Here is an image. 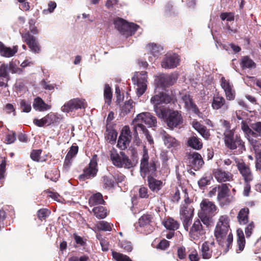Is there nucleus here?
<instances>
[{
    "instance_id": "6",
    "label": "nucleus",
    "mask_w": 261,
    "mask_h": 261,
    "mask_svg": "<svg viewBox=\"0 0 261 261\" xmlns=\"http://www.w3.org/2000/svg\"><path fill=\"white\" fill-rule=\"evenodd\" d=\"M156 119L155 117L152 115L150 113L144 112L138 114L134 119L133 123L134 126L133 127L134 136L136 141L139 139L138 133L137 132L138 124H143L145 123L150 127L155 126L156 124Z\"/></svg>"
},
{
    "instance_id": "17",
    "label": "nucleus",
    "mask_w": 261,
    "mask_h": 261,
    "mask_svg": "<svg viewBox=\"0 0 261 261\" xmlns=\"http://www.w3.org/2000/svg\"><path fill=\"white\" fill-rule=\"evenodd\" d=\"M179 59L176 54L166 55L161 62V66L165 69L176 67L179 64Z\"/></svg>"
},
{
    "instance_id": "62",
    "label": "nucleus",
    "mask_w": 261,
    "mask_h": 261,
    "mask_svg": "<svg viewBox=\"0 0 261 261\" xmlns=\"http://www.w3.org/2000/svg\"><path fill=\"white\" fill-rule=\"evenodd\" d=\"M254 227L255 225L253 221H251L247 225L245 229V232L247 238H249L251 236Z\"/></svg>"
},
{
    "instance_id": "30",
    "label": "nucleus",
    "mask_w": 261,
    "mask_h": 261,
    "mask_svg": "<svg viewBox=\"0 0 261 261\" xmlns=\"http://www.w3.org/2000/svg\"><path fill=\"white\" fill-rule=\"evenodd\" d=\"M163 139L165 145L168 148H175L179 145V142L175 138L167 134L165 131H163Z\"/></svg>"
},
{
    "instance_id": "1",
    "label": "nucleus",
    "mask_w": 261,
    "mask_h": 261,
    "mask_svg": "<svg viewBox=\"0 0 261 261\" xmlns=\"http://www.w3.org/2000/svg\"><path fill=\"white\" fill-rule=\"evenodd\" d=\"M221 126L224 129L223 139L226 147L233 150L237 154L242 153L246 150L245 142L240 135L235 134V129L231 128V124L227 120H220Z\"/></svg>"
},
{
    "instance_id": "47",
    "label": "nucleus",
    "mask_w": 261,
    "mask_h": 261,
    "mask_svg": "<svg viewBox=\"0 0 261 261\" xmlns=\"http://www.w3.org/2000/svg\"><path fill=\"white\" fill-rule=\"evenodd\" d=\"M113 224L105 221H100L97 224V227L99 230L110 231L112 230Z\"/></svg>"
},
{
    "instance_id": "28",
    "label": "nucleus",
    "mask_w": 261,
    "mask_h": 261,
    "mask_svg": "<svg viewBox=\"0 0 261 261\" xmlns=\"http://www.w3.org/2000/svg\"><path fill=\"white\" fill-rule=\"evenodd\" d=\"M249 209L247 207L241 208L237 216V219L240 225H245L249 221Z\"/></svg>"
},
{
    "instance_id": "36",
    "label": "nucleus",
    "mask_w": 261,
    "mask_h": 261,
    "mask_svg": "<svg viewBox=\"0 0 261 261\" xmlns=\"http://www.w3.org/2000/svg\"><path fill=\"white\" fill-rule=\"evenodd\" d=\"M164 226L170 230L174 231L179 226V223L172 218H168L163 222Z\"/></svg>"
},
{
    "instance_id": "5",
    "label": "nucleus",
    "mask_w": 261,
    "mask_h": 261,
    "mask_svg": "<svg viewBox=\"0 0 261 261\" xmlns=\"http://www.w3.org/2000/svg\"><path fill=\"white\" fill-rule=\"evenodd\" d=\"M200 206L198 217L203 224L208 227L212 222V218L217 213V207L214 202L205 198L201 201Z\"/></svg>"
},
{
    "instance_id": "45",
    "label": "nucleus",
    "mask_w": 261,
    "mask_h": 261,
    "mask_svg": "<svg viewBox=\"0 0 261 261\" xmlns=\"http://www.w3.org/2000/svg\"><path fill=\"white\" fill-rule=\"evenodd\" d=\"M117 136V132L114 129L107 128L105 138L109 142H115Z\"/></svg>"
},
{
    "instance_id": "27",
    "label": "nucleus",
    "mask_w": 261,
    "mask_h": 261,
    "mask_svg": "<svg viewBox=\"0 0 261 261\" xmlns=\"http://www.w3.org/2000/svg\"><path fill=\"white\" fill-rule=\"evenodd\" d=\"M8 64H3L0 66V87H7L10 76L8 71Z\"/></svg>"
},
{
    "instance_id": "14",
    "label": "nucleus",
    "mask_w": 261,
    "mask_h": 261,
    "mask_svg": "<svg viewBox=\"0 0 261 261\" xmlns=\"http://www.w3.org/2000/svg\"><path fill=\"white\" fill-rule=\"evenodd\" d=\"M201 220L197 219L194 221L190 230L189 234L192 240L197 241L203 238L205 234V231L201 223Z\"/></svg>"
},
{
    "instance_id": "43",
    "label": "nucleus",
    "mask_w": 261,
    "mask_h": 261,
    "mask_svg": "<svg viewBox=\"0 0 261 261\" xmlns=\"http://www.w3.org/2000/svg\"><path fill=\"white\" fill-rule=\"evenodd\" d=\"M237 244L239 250L240 251H242L245 247L246 242L244 233L242 229H238L237 230Z\"/></svg>"
},
{
    "instance_id": "46",
    "label": "nucleus",
    "mask_w": 261,
    "mask_h": 261,
    "mask_svg": "<svg viewBox=\"0 0 261 261\" xmlns=\"http://www.w3.org/2000/svg\"><path fill=\"white\" fill-rule=\"evenodd\" d=\"M2 159L0 164V184H2L4 182L7 165V158L4 157Z\"/></svg>"
},
{
    "instance_id": "52",
    "label": "nucleus",
    "mask_w": 261,
    "mask_h": 261,
    "mask_svg": "<svg viewBox=\"0 0 261 261\" xmlns=\"http://www.w3.org/2000/svg\"><path fill=\"white\" fill-rule=\"evenodd\" d=\"M133 103L132 100H128L125 101L124 104L121 107V113L123 115H125L130 112L132 109H133Z\"/></svg>"
},
{
    "instance_id": "8",
    "label": "nucleus",
    "mask_w": 261,
    "mask_h": 261,
    "mask_svg": "<svg viewBox=\"0 0 261 261\" xmlns=\"http://www.w3.org/2000/svg\"><path fill=\"white\" fill-rule=\"evenodd\" d=\"M62 119L63 117L61 115L57 113L50 112L40 119H34L33 123L40 127H43L45 125H53L57 126L59 124Z\"/></svg>"
},
{
    "instance_id": "31",
    "label": "nucleus",
    "mask_w": 261,
    "mask_h": 261,
    "mask_svg": "<svg viewBox=\"0 0 261 261\" xmlns=\"http://www.w3.org/2000/svg\"><path fill=\"white\" fill-rule=\"evenodd\" d=\"M176 80L177 77L174 74H171L160 76L159 81L162 87H168L173 85Z\"/></svg>"
},
{
    "instance_id": "13",
    "label": "nucleus",
    "mask_w": 261,
    "mask_h": 261,
    "mask_svg": "<svg viewBox=\"0 0 261 261\" xmlns=\"http://www.w3.org/2000/svg\"><path fill=\"white\" fill-rule=\"evenodd\" d=\"M22 40L30 48L31 51L39 54L41 51V46L37 38L32 35L29 31L21 34Z\"/></svg>"
},
{
    "instance_id": "4",
    "label": "nucleus",
    "mask_w": 261,
    "mask_h": 261,
    "mask_svg": "<svg viewBox=\"0 0 261 261\" xmlns=\"http://www.w3.org/2000/svg\"><path fill=\"white\" fill-rule=\"evenodd\" d=\"M149 159L148 150L144 146L140 166V173L143 178L147 175L157 176V169L160 166V162L156 158H152L149 161Z\"/></svg>"
},
{
    "instance_id": "29",
    "label": "nucleus",
    "mask_w": 261,
    "mask_h": 261,
    "mask_svg": "<svg viewBox=\"0 0 261 261\" xmlns=\"http://www.w3.org/2000/svg\"><path fill=\"white\" fill-rule=\"evenodd\" d=\"M33 107L35 110L40 112L45 111L51 108L50 106L46 103L43 99L39 97H37L34 99Z\"/></svg>"
},
{
    "instance_id": "59",
    "label": "nucleus",
    "mask_w": 261,
    "mask_h": 261,
    "mask_svg": "<svg viewBox=\"0 0 261 261\" xmlns=\"http://www.w3.org/2000/svg\"><path fill=\"white\" fill-rule=\"evenodd\" d=\"M150 101L154 105V107L156 106H162L161 93L152 97Z\"/></svg>"
},
{
    "instance_id": "2",
    "label": "nucleus",
    "mask_w": 261,
    "mask_h": 261,
    "mask_svg": "<svg viewBox=\"0 0 261 261\" xmlns=\"http://www.w3.org/2000/svg\"><path fill=\"white\" fill-rule=\"evenodd\" d=\"M229 219L226 216H221L216 226L214 235L219 244L225 247V252L228 251L233 241V236L229 225Z\"/></svg>"
},
{
    "instance_id": "53",
    "label": "nucleus",
    "mask_w": 261,
    "mask_h": 261,
    "mask_svg": "<svg viewBox=\"0 0 261 261\" xmlns=\"http://www.w3.org/2000/svg\"><path fill=\"white\" fill-rule=\"evenodd\" d=\"M242 130L248 135H251L253 137L257 138L258 137V135L257 133H255L253 129L250 128L248 125L244 122H242Z\"/></svg>"
},
{
    "instance_id": "39",
    "label": "nucleus",
    "mask_w": 261,
    "mask_h": 261,
    "mask_svg": "<svg viewBox=\"0 0 261 261\" xmlns=\"http://www.w3.org/2000/svg\"><path fill=\"white\" fill-rule=\"evenodd\" d=\"M113 92L112 89L108 84H106L104 87L103 97L105 103L110 106L112 102Z\"/></svg>"
},
{
    "instance_id": "9",
    "label": "nucleus",
    "mask_w": 261,
    "mask_h": 261,
    "mask_svg": "<svg viewBox=\"0 0 261 261\" xmlns=\"http://www.w3.org/2000/svg\"><path fill=\"white\" fill-rule=\"evenodd\" d=\"M97 172V155H94L91 160L88 166L84 169L83 173L79 176L78 178L82 181L92 179L96 176Z\"/></svg>"
},
{
    "instance_id": "18",
    "label": "nucleus",
    "mask_w": 261,
    "mask_h": 261,
    "mask_svg": "<svg viewBox=\"0 0 261 261\" xmlns=\"http://www.w3.org/2000/svg\"><path fill=\"white\" fill-rule=\"evenodd\" d=\"M237 167L245 182H250L253 179V174L249 166L244 162H239Z\"/></svg>"
},
{
    "instance_id": "50",
    "label": "nucleus",
    "mask_w": 261,
    "mask_h": 261,
    "mask_svg": "<svg viewBox=\"0 0 261 261\" xmlns=\"http://www.w3.org/2000/svg\"><path fill=\"white\" fill-rule=\"evenodd\" d=\"M42 152V150L39 149H33L32 150L30 154V158L31 159L36 162H43L40 160V155ZM44 160H43L44 161Z\"/></svg>"
},
{
    "instance_id": "12",
    "label": "nucleus",
    "mask_w": 261,
    "mask_h": 261,
    "mask_svg": "<svg viewBox=\"0 0 261 261\" xmlns=\"http://www.w3.org/2000/svg\"><path fill=\"white\" fill-rule=\"evenodd\" d=\"M146 72L140 73L137 72L132 77V80L134 84L137 85V93L138 96L142 95L147 89V75Z\"/></svg>"
},
{
    "instance_id": "19",
    "label": "nucleus",
    "mask_w": 261,
    "mask_h": 261,
    "mask_svg": "<svg viewBox=\"0 0 261 261\" xmlns=\"http://www.w3.org/2000/svg\"><path fill=\"white\" fill-rule=\"evenodd\" d=\"M212 107L214 110L223 109L226 110L228 109V104L225 99L219 93L215 94L213 97Z\"/></svg>"
},
{
    "instance_id": "22",
    "label": "nucleus",
    "mask_w": 261,
    "mask_h": 261,
    "mask_svg": "<svg viewBox=\"0 0 261 261\" xmlns=\"http://www.w3.org/2000/svg\"><path fill=\"white\" fill-rule=\"evenodd\" d=\"M181 99L185 103V108L189 110H192L196 114L200 113V111L193 101L192 96L189 94H185L181 97Z\"/></svg>"
},
{
    "instance_id": "54",
    "label": "nucleus",
    "mask_w": 261,
    "mask_h": 261,
    "mask_svg": "<svg viewBox=\"0 0 261 261\" xmlns=\"http://www.w3.org/2000/svg\"><path fill=\"white\" fill-rule=\"evenodd\" d=\"M151 54L154 57H158L160 54V51L162 48L159 45L154 43L148 44Z\"/></svg>"
},
{
    "instance_id": "33",
    "label": "nucleus",
    "mask_w": 261,
    "mask_h": 261,
    "mask_svg": "<svg viewBox=\"0 0 261 261\" xmlns=\"http://www.w3.org/2000/svg\"><path fill=\"white\" fill-rule=\"evenodd\" d=\"M17 51V47L14 46L13 49L7 47L0 41V54L4 57H11L13 56Z\"/></svg>"
},
{
    "instance_id": "60",
    "label": "nucleus",
    "mask_w": 261,
    "mask_h": 261,
    "mask_svg": "<svg viewBox=\"0 0 261 261\" xmlns=\"http://www.w3.org/2000/svg\"><path fill=\"white\" fill-rule=\"evenodd\" d=\"M113 179H114L115 183L117 184L123 181L125 179V176L121 172H116L113 175Z\"/></svg>"
},
{
    "instance_id": "23",
    "label": "nucleus",
    "mask_w": 261,
    "mask_h": 261,
    "mask_svg": "<svg viewBox=\"0 0 261 261\" xmlns=\"http://www.w3.org/2000/svg\"><path fill=\"white\" fill-rule=\"evenodd\" d=\"M215 247V242H204L201 246V253L203 259H210L212 256L213 248Z\"/></svg>"
},
{
    "instance_id": "16",
    "label": "nucleus",
    "mask_w": 261,
    "mask_h": 261,
    "mask_svg": "<svg viewBox=\"0 0 261 261\" xmlns=\"http://www.w3.org/2000/svg\"><path fill=\"white\" fill-rule=\"evenodd\" d=\"M132 139L131 132L128 126L123 127L118 138L117 146L122 150H124L129 145Z\"/></svg>"
},
{
    "instance_id": "21",
    "label": "nucleus",
    "mask_w": 261,
    "mask_h": 261,
    "mask_svg": "<svg viewBox=\"0 0 261 261\" xmlns=\"http://www.w3.org/2000/svg\"><path fill=\"white\" fill-rule=\"evenodd\" d=\"M153 217L151 214H144L139 219V224L141 227L144 228L148 233L152 231L153 226L152 225Z\"/></svg>"
},
{
    "instance_id": "25",
    "label": "nucleus",
    "mask_w": 261,
    "mask_h": 261,
    "mask_svg": "<svg viewBox=\"0 0 261 261\" xmlns=\"http://www.w3.org/2000/svg\"><path fill=\"white\" fill-rule=\"evenodd\" d=\"M156 176H147L148 186L150 190L155 193H158L163 187V181L154 178Z\"/></svg>"
},
{
    "instance_id": "51",
    "label": "nucleus",
    "mask_w": 261,
    "mask_h": 261,
    "mask_svg": "<svg viewBox=\"0 0 261 261\" xmlns=\"http://www.w3.org/2000/svg\"><path fill=\"white\" fill-rule=\"evenodd\" d=\"M50 211L47 208H41L38 211L37 216L38 219L42 221L45 220L47 217L50 214Z\"/></svg>"
},
{
    "instance_id": "48",
    "label": "nucleus",
    "mask_w": 261,
    "mask_h": 261,
    "mask_svg": "<svg viewBox=\"0 0 261 261\" xmlns=\"http://www.w3.org/2000/svg\"><path fill=\"white\" fill-rule=\"evenodd\" d=\"M138 131H139L140 133L144 134L145 135L147 140L150 143V144H151L153 142V139L151 136L150 135L148 130L143 124H138L137 132Z\"/></svg>"
},
{
    "instance_id": "49",
    "label": "nucleus",
    "mask_w": 261,
    "mask_h": 261,
    "mask_svg": "<svg viewBox=\"0 0 261 261\" xmlns=\"http://www.w3.org/2000/svg\"><path fill=\"white\" fill-rule=\"evenodd\" d=\"M112 254L113 257L116 261H132V260L127 255L123 254L119 252L113 251Z\"/></svg>"
},
{
    "instance_id": "58",
    "label": "nucleus",
    "mask_w": 261,
    "mask_h": 261,
    "mask_svg": "<svg viewBox=\"0 0 261 261\" xmlns=\"http://www.w3.org/2000/svg\"><path fill=\"white\" fill-rule=\"evenodd\" d=\"M73 239L77 245L80 246H85L86 244V239H84L81 236L77 235L76 233L73 234Z\"/></svg>"
},
{
    "instance_id": "64",
    "label": "nucleus",
    "mask_w": 261,
    "mask_h": 261,
    "mask_svg": "<svg viewBox=\"0 0 261 261\" xmlns=\"http://www.w3.org/2000/svg\"><path fill=\"white\" fill-rule=\"evenodd\" d=\"M251 127L255 133L257 134L258 136H261V122L252 123Z\"/></svg>"
},
{
    "instance_id": "42",
    "label": "nucleus",
    "mask_w": 261,
    "mask_h": 261,
    "mask_svg": "<svg viewBox=\"0 0 261 261\" xmlns=\"http://www.w3.org/2000/svg\"><path fill=\"white\" fill-rule=\"evenodd\" d=\"M241 66L243 69L252 68L256 67V64L249 57L244 56L242 58Z\"/></svg>"
},
{
    "instance_id": "40",
    "label": "nucleus",
    "mask_w": 261,
    "mask_h": 261,
    "mask_svg": "<svg viewBox=\"0 0 261 261\" xmlns=\"http://www.w3.org/2000/svg\"><path fill=\"white\" fill-rule=\"evenodd\" d=\"M188 145L196 150H199L202 147V143L200 141L199 138L197 136H192L189 138L188 141Z\"/></svg>"
},
{
    "instance_id": "41",
    "label": "nucleus",
    "mask_w": 261,
    "mask_h": 261,
    "mask_svg": "<svg viewBox=\"0 0 261 261\" xmlns=\"http://www.w3.org/2000/svg\"><path fill=\"white\" fill-rule=\"evenodd\" d=\"M92 212L95 216L98 219H103L107 216V210L102 206H98L94 207Z\"/></svg>"
},
{
    "instance_id": "10",
    "label": "nucleus",
    "mask_w": 261,
    "mask_h": 261,
    "mask_svg": "<svg viewBox=\"0 0 261 261\" xmlns=\"http://www.w3.org/2000/svg\"><path fill=\"white\" fill-rule=\"evenodd\" d=\"M217 201L221 206L227 205L232 201V197L230 195V189L227 184H222L218 186Z\"/></svg>"
},
{
    "instance_id": "61",
    "label": "nucleus",
    "mask_w": 261,
    "mask_h": 261,
    "mask_svg": "<svg viewBox=\"0 0 261 261\" xmlns=\"http://www.w3.org/2000/svg\"><path fill=\"white\" fill-rule=\"evenodd\" d=\"M79 151V147L77 145H72L69 148V150L66 154L67 156L73 158L77 154Z\"/></svg>"
},
{
    "instance_id": "7",
    "label": "nucleus",
    "mask_w": 261,
    "mask_h": 261,
    "mask_svg": "<svg viewBox=\"0 0 261 261\" xmlns=\"http://www.w3.org/2000/svg\"><path fill=\"white\" fill-rule=\"evenodd\" d=\"M115 28L126 37L132 36L137 31L139 26L134 23H129L124 19L118 17L114 20Z\"/></svg>"
},
{
    "instance_id": "15",
    "label": "nucleus",
    "mask_w": 261,
    "mask_h": 261,
    "mask_svg": "<svg viewBox=\"0 0 261 261\" xmlns=\"http://www.w3.org/2000/svg\"><path fill=\"white\" fill-rule=\"evenodd\" d=\"M167 125L173 129L181 124L183 119L181 114L178 111L171 110L165 120Z\"/></svg>"
},
{
    "instance_id": "63",
    "label": "nucleus",
    "mask_w": 261,
    "mask_h": 261,
    "mask_svg": "<svg viewBox=\"0 0 261 261\" xmlns=\"http://www.w3.org/2000/svg\"><path fill=\"white\" fill-rule=\"evenodd\" d=\"M211 177H203L198 181V184L199 187L201 189L206 185H210L211 182Z\"/></svg>"
},
{
    "instance_id": "55",
    "label": "nucleus",
    "mask_w": 261,
    "mask_h": 261,
    "mask_svg": "<svg viewBox=\"0 0 261 261\" xmlns=\"http://www.w3.org/2000/svg\"><path fill=\"white\" fill-rule=\"evenodd\" d=\"M20 107L23 112L29 113L31 110V106L30 102H27L25 100H21L20 102Z\"/></svg>"
},
{
    "instance_id": "38",
    "label": "nucleus",
    "mask_w": 261,
    "mask_h": 261,
    "mask_svg": "<svg viewBox=\"0 0 261 261\" xmlns=\"http://www.w3.org/2000/svg\"><path fill=\"white\" fill-rule=\"evenodd\" d=\"M102 188L105 189H111L114 187L115 181L112 177L105 175L100 180Z\"/></svg>"
},
{
    "instance_id": "35",
    "label": "nucleus",
    "mask_w": 261,
    "mask_h": 261,
    "mask_svg": "<svg viewBox=\"0 0 261 261\" xmlns=\"http://www.w3.org/2000/svg\"><path fill=\"white\" fill-rule=\"evenodd\" d=\"M154 110L158 117L165 120L166 119V118L171 111L164 106H155L154 107Z\"/></svg>"
},
{
    "instance_id": "3",
    "label": "nucleus",
    "mask_w": 261,
    "mask_h": 261,
    "mask_svg": "<svg viewBox=\"0 0 261 261\" xmlns=\"http://www.w3.org/2000/svg\"><path fill=\"white\" fill-rule=\"evenodd\" d=\"M132 154V160L123 151L118 153L117 150L113 148L110 152V158L113 164L118 168L124 167L129 169L136 165L138 163L137 150L134 148L130 149Z\"/></svg>"
},
{
    "instance_id": "32",
    "label": "nucleus",
    "mask_w": 261,
    "mask_h": 261,
    "mask_svg": "<svg viewBox=\"0 0 261 261\" xmlns=\"http://www.w3.org/2000/svg\"><path fill=\"white\" fill-rule=\"evenodd\" d=\"M89 204L90 206H95L99 204H105V201L103 200L102 195L100 193H96L92 194L88 200Z\"/></svg>"
},
{
    "instance_id": "37",
    "label": "nucleus",
    "mask_w": 261,
    "mask_h": 261,
    "mask_svg": "<svg viewBox=\"0 0 261 261\" xmlns=\"http://www.w3.org/2000/svg\"><path fill=\"white\" fill-rule=\"evenodd\" d=\"M45 177L56 182L60 177L59 171L56 168H50L45 172Z\"/></svg>"
},
{
    "instance_id": "24",
    "label": "nucleus",
    "mask_w": 261,
    "mask_h": 261,
    "mask_svg": "<svg viewBox=\"0 0 261 261\" xmlns=\"http://www.w3.org/2000/svg\"><path fill=\"white\" fill-rule=\"evenodd\" d=\"M193 127L205 139L208 140L211 136L210 130L196 120L192 121Z\"/></svg>"
},
{
    "instance_id": "26",
    "label": "nucleus",
    "mask_w": 261,
    "mask_h": 261,
    "mask_svg": "<svg viewBox=\"0 0 261 261\" xmlns=\"http://www.w3.org/2000/svg\"><path fill=\"white\" fill-rule=\"evenodd\" d=\"M213 175L219 182L229 181L232 178V174L229 172H225L221 169H214Z\"/></svg>"
},
{
    "instance_id": "11",
    "label": "nucleus",
    "mask_w": 261,
    "mask_h": 261,
    "mask_svg": "<svg viewBox=\"0 0 261 261\" xmlns=\"http://www.w3.org/2000/svg\"><path fill=\"white\" fill-rule=\"evenodd\" d=\"M87 107V103L85 99L76 98L66 102L62 107L61 110L64 112L69 113L79 109H85Z\"/></svg>"
},
{
    "instance_id": "20",
    "label": "nucleus",
    "mask_w": 261,
    "mask_h": 261,
    "mask_svg": "<svg viewBox=\"0 0 261 261\" xmlns=\"http://www.w3.org/2000/svg\"><path fill=\"white\" fill-rule=\"evenodd\" d=\"M188 159L191 166L196 171L201 168L204 164L201 155L196 152L190 153L188 155Z\"/></svg>"
},
{
    "instance_id": "34",
    "label": "nucleus",
    "mask_w": 261,
    "mask_h": 261,
    "mask_svg": "<svg viewBox=\"0 0 261 261\" xmlns=\"http://www.w3.org/2000/svg\"><path fill=\"white\" fill-rule=\"evenodd\" d=\"M154 110L158 117L165 120L166 119V118L171 111L164 106H155L154 107Z\"/></svg>"
},
{
    "instance_id": "56",
    "label": "nucleus",
    "mask_w": 261,
    "mask_h": 261,
    "mask_svg": "<svg viewBox=\"0 0 261 261\" xmlns=\"http://www.w3.org/2000/svg\"><path fill=\"white\" fill-rule=\"evenodd\" d=\"M220 16L222 20H226L227 21H231L234 19V13L232 12H223Z\"/></svg>"
},
{
    "instance_id": "57",
    "label": "nucleus",
    "mask_w": 261,
    "mask_h": 261,
    "mask_svg": "<svg viewBox=\"0 0 261 261\" xmlns=\"http://www.w3.org/2000/svg\"><path fill=\"white\" fill-rule=\"evenodd\" d=\"M221 86L224 91L232 89L233 87L229 81L226 80L224 77H222L221 79Z\"/></svg>"
},
{
    "instance_id": "44",
    "label": "nucleus",
    "mask_w": 261,
    "mask_h": 261,
    "mask_svg": "<svg viewBox=\"0 0 261 261\" xmlns=\"http://www.w3.org/2000/svg\"><path fill=\"white\" fill-rule=\"evenodd\" d=\"M194 208L189 205H182L180 210L181 218L187 217H193Z\"/></svg>"
}]
</instances>
